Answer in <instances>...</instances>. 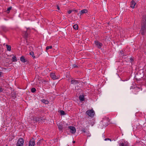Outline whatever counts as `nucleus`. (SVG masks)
Instances as JSON below:
<instances>
[{"mask_svg":"<svg viewBox=\"0 0 146 146\" xmlns=\"http://www.w3.org/2000/svg\"><path fill=\"white\" fill-rule=\"evenodd\" d=\"M143 22L141 25L140 32L142 35H144L146 32V15L143 16Z\"/></svg>","mask_w":146,"mask_h":146,"instance_id":"nucleus-1","label":"nucleus"},{"mask_svg":"<svg viewBox=\"0 0 146 146\" xmlns=\"http://www.w3.org/2000/svg\"><path fill=\"white\" fill-rule=\"evenodd\" d=\"M24 143V140L23 138H19L16 144L17 146H23Z\"/></svg>","mask_w":146,"mask_h":146,"instance_id":"nucleus-2","label":"nucleus"},{"mask_svg":"<svg viewBox=\"0 0 146 146\" xmlns=\"http://www.w3.org/2000/svg\"><path fill=\"white\" fill-rule=\"evenodd\" d=\"M86 113L89 116L91 117H93L95 114L94 111L93 110H88Z\"/></svg>","mask_w":146,"mask_h":146,"instance_id":"nucleus-3","label":"nucleus"},{"mask_svg":"<svg viewBox=\"0 0 146 146\" xmlns=\"http://www.w3.org/2000/svg\"><path fill=\"white\" fill-rule=\"evenodd\" d=\"M94 42L95 44L99 48H100L103 45L100 42L96 40Z\"/></svg>","mask_w":146,"mask_h":146,"instance_id":"nucleus-4","label":"nucleus"},{"mask_svg":"<svg viewBox=\"0 0 146 146\" xmlns=\"http://www.w3.org/2000/svg\"><path fill=\"white\" fill-rule=\"evenodd\" d=\"M50 76L53 80L58 79L59 78L58 76H56L55 73H51L50 74Z\"/></svg>","mask_w":146,"mask_h":146,"instance_id":"nucleus-5","label":"nucleus"},{"mask_svg":"<svg viewBox=\"0 0 146 146\" xmlns=\"http://www.w3.org/2000/svg\"><path fill=\"white\" fill-rule=\"evenodd\" d=\"M68 128L70 130V132L73 133H74L76 132V130L75 127L73 126H70L68 127Z\"/></svg>","mask_w":146,"mask_h":146,"instance_id":"nucleus-6","label":"nucleus"},{"mask_svg":"<svg viewBox=\"0 0 146 146\" xmlns=\"http://www.w3.org/2000/svg\"><path fill=\"white\" fill-rule=\"evenodd\" d=\"M35 143L34 139L33 138L29 141V146H34Z\"/></svg>","mask_w":146,"mask_h":146,"instance_id":"nucleus-7","label":"nucleus"},{"mask_svg":"<svg viewBox=\"0 0 146 146\" xmlns=\"http://www.w3.org/2000/svg\"><path fill=\"white\" fill-rule=\"evenodd\" d=\"M119 146H129V144L127 141H124L119 143Z\"/></svg>","mask_w":146,"mask_h":146,"instance_id":"nucleus-8","label":"nucleus"},{"mask_svg":"<svg viewBox=\"0 0 146 146\" xmlns=\"http://www.w3.org/2000/svg\"><path fill=\"white\" fill-rule=\"evenodd\" d=\"M88 12V10L86 9H84L78 13V15H81L84 13H87Z\"/></svg>","mask_w":146,"mask_h":146,"instance_id":"nucleus-9","label":"nucleus"},{"mask_svg":"<svg viewBox=\"0 0 146 146\" xmlns=\"http://www.w3.org/2000/svg\"><path fill=\"white\" fill-rule=\"evenodd\" d=\"M23 36L25 38L26 40H27V38L28 36V34L27 33V31H25L23 33Z\"/></svg>","mask_w":146,"mask_h":146,"instance_id":"nucleus-10","label":"nucleus"},{"mask_svg":"<svg viewBox=\"0 0 146 146\" xmlns=\"http://www.w3.org/2000/svg\"><path fill=\"white\" fill-rule=\"evenodd\" d=\"M71 84H77L79 83L78 80H72L71 81Z\"/></svg>","mask_w":146,"mask_h":146,"instance_id":"nucleus-11","label":"nucleus"},{"mask_svg":"<svg viewBox=\"0 0 146 146\" xmlns=\"http://www.w3.org/2000/svg\"><path fill=\"white\" fill-rule=\"evenodd\" d=\"M136 4V3L134 1H132L131 2V7L132 8H134Z\"/></svg>","mask_w":146,"mask_h":146,"instance_id":"nucleus-12","label":"nucleus"},{"mask_svg":"<svg viewBox=\"0 0 146 146\" xmlns=\"http://www.w3.org/2000/svg\"><path fill=\"white\" fill-rule=\"evenodd\" d=\"M20 60L23 62H26V59L25 58L24 56H22L20 57Z\"/></svg>","mask_w":146,"mask_h":146,"instance_id":"nucleus-13","label":"nucleus"},{"mask_svg":"<svg viewBox=\"0 0 146 146\" xmlns=\"http://www.w3.org/2000/svg\"><path fill=\"white\" fill-rule=\"evenodd\" d=\"M79 100L81 102H82L84 100V96L83 95H80L79 97Z\"/></svg>","mask_w":146,"mask_h":146,"instance_id":"nucleus-14","label":"nucleus"},{"mask_svg":"<svg viewBox=\"0 0 146 146\" xmlns=\"http://www.w3.org/2000/svg\"><path fill=\"white\" fill-rule=\"evenodd\" d=\"M34 120L35 121L37 122L38 121H40V117H36L34 119Z\"/></svg>","mask_w":146,"mask_h":146,"instance_id":"nucleus-15","label":"nucleus"},{"mask_svg":"<svg viewBox=\"0 0 146 146\" xmlns=\"http://www.w3.org/2000/svg\"><path fill=\"white\" fill-rule=\"evenodd\" d=\"M12 61L13 62H17V59L15 56H14V55H13L12 58Z\"/></svg>","mask_w":146,"mask_h":146,"instance_id":"nucleus-16","label":"nucleus"},{"mask_svg":"<svg viewBox=\"0 0 146 146\" xmlns=\"http://www.w3.org/2000/svg\"><path fill=\"white\" fill-rule=\"evenodd\" d=\"M42 102L43 103L45 104H48L49 102L48 100L45 99L42 100Z\"/></svg>","mask_w":146,"mask_h":146,"instance_id":"nucleus-17","label":"nucleus"},{"mask_svg":"<svg viewBox=\"0 0 146 146\" xmlns=\"http://www.w3.org/2000/svg\"><path fill=\"white\" fill-rule=\"evenodd\" d=\"M6 47L7 49V50L9 51H10L11 50V46L7 44Z\"/></svg>","mask_w":146,"mask_h":146,"instance_id":"nucleus-18","label":"nucleus"},{"mask_svg":"<svg viewBox=\"0 0 146 146\" xmlns=\"http://www.w3.org/2000/svg\"><path fill=\"white\" fill-rule=\"evenodd\" d=\"M29 54L30 55H31L33 58H35V57L34 56V54L33 52L31 51L30 52Z\"/></svg>","mask_w":146,"mask_h":146,"instance_id":"nucleus-19","label":"nucleus"},{"mask_svg":"<svg viewBox=\"0 0 146 146\" xmlns=\"http://www.w3.org/2000/svg\"><path fill=\"white\" fill-rule=\"evenodd\" d=\"M58 128L60 131H62V127L61 125H59L58 126Z\"/></svg>","mask_w":146,"mask_h":146,"instance_id":"nucleus-20","label":"nucleus"},{"mask_svg":"<svg viewBox=\"0 0 146 146\" xmlns=\"http://www.w3.org/2000/svg\"><path fill=\"white\" fill-rule=\"evenodd\" d=\"M12 7H9L7 8V13H9L10 11V10L11 9Z\"/></svg>","mask_w":146,"mask_h":146,"instance_id":"nucleus-21","label":"nucleus"},{"mask_svg":"<svg viewBox=\"0 0 146 146\" xmlns=\"http://www.w3.org/2000/svg\"><path fill=\"white\" fill-rule=\"evenodd\" d=\"M74 29L75 30H77L78 29V26L77 25H75L73 26Z\"/></svg>","mask_w":146,"mask_h":146,"instance_id":"nucleus-22","label":"nucleus"},{"mask_svg":"<svg viewBox=\"0 0 146 146\" xmlns=\"http://www.w3.org/2000/svg\"><path fill=\"white\" fill-rule=\"evenodd\" d=\"M60 113L61 115H64L65 114V112L63 110H60Z\"/></svg>","mask_w":146,"mask_h":146,"instance_id":"nucleus-23","label":"nucleus"},{"mask_svg":"<svg viewBox=\"0 0 146 146\" xmlns=\"http://www.w3.org/2000/svg\"><path fill=\"white\" fill-rule=\"evenodd\" d=\"M36 91V89L34 88H33L31 89V92L33 93L35 92Z\"/></svg>","mask_w":146,"mask_h":146,"instance_id":"nucleus-24","label":"nucleus"},{"mask_svg":"<svg viewBox=\"0 0 146 146\" xmlns=\"http://www.w3.org/2000/svg\"><path fill=\"white\" fill-rule=\"evenodd\" d=\"M52 48V46H47L46 48V50H48L49 49H51Z\"/></svg>","mask_w":146,"mask_h":146,"instance_id":"nucleus-25","label":"nucleus"},{"mask_svg":"<svg viewBox=\"0 0 146 146\" xmlns=\"http://www.w3.org/2000/svg\"><path fill=\"white\" fill-rule=\"evenodd\" d=\"M144 76V74L143 73L140 76H138V78H139V79H140L141 78H142Z\"/></svg>","mask_w":146,"mask_h":146,"instance_id":"nucleus-26","label":"nucleus"},{"mask_svg":"<svg viewBox=\"0 0 146 146\" xmlns=\"http://www.w3.org/2000/svg\"><path fill=\"white\" fill-rule=\"evenodd\" d=\"M41 140H39L37 143V145H39L40 144Z\"/></svg>","mask_w":146,"mask_h":146,"instance_id":"nucleus-27","label":"nucleus"},{"mask_svg":"<svg viewBox=\"0 0 146 146\" xmlns=\"http://www.w3.org/2000/svg\"><path fill=\"white\" fill-rule=\"evenodd\" d=\"M73 66L74 68H77L78 67V66L76 64H74Z\"/></svg>","mask_w":146,"mask_h":146,"instance_id":"nucleus-28","label":"nucleus"},{"mask_svg":"<svg viewBox=\"0 0 146 146\" xmlns=\"http://www.w3.org/2000/svg\"><path fill=\"white\" fill-rule=\"evenodd\" d=\"M73 11V10H69L68 11V14H70Z\"/></svg>","mask_w":146,"mask_h":146,"instance_id":"nucleus-29","label":"nucleus"},{"mask_svg":"<svg viewBox=\"0 0 146 146\" xmlns=\"http://www.w3.org/2000/svg\"><path fill=\"white\" fill-rule=\"evenodd\" d=\"M3 73L2 72H0V77L2 76Z\"/></svg>","mask_w":146,"mask_h":146,"instance_id":"nucleus-30","label":"nucleus"},{"mask_svg":"<svg viewBox=\"0 0 146 146\" xmlns=\"http://www.w3.org/2000/svg\"><path fill=\"white\" fill-rule=\"evenodd\" d=\"M40 121H44V120H45L42 117H40Z\"/></svg>","mask_w":146,"mask_h":146,"instance_id":"nucleus-31","label":"nucleus"},{"mask_svg":"<svg viewBox=\"0 0 146 146\" xmlns=\"http://www.w3.org/2000/svg\"><path fill=\"white\" fill-rule=\"evenodd\" d=\"M74 12V13H76L78 12V11L76 10H73V11Z\"/></svg>","mask_w":146,"mask_h":146,"instance_id":"nucleus-32","label":"nucleus"},{"mask_svg":"<svg viewBox=\"0 0 146 146\" xmlns=\"http://www.w3.org/2000/svg\"><path fill=\"white\" fill-rule=\"evenodd\" d=\"M3 91V89H2V88H1V87H0V92H1Z\"/></svg>","mask_w":146,"mask_h":146,"instance_id":"nucleus-33","label":"nucleus"},{"mask_svg":"<svg viewBox=\"0 0 146 146\" xmlns=\"http://www.w3.org/2000/svg\"><path fill=\"white\" fill-rule=\"evenodd\" d=\"M82 131L84 133H85L86 132L85 131V129H82Z\"/></svg>","mask_w":146,"mask_h":146,"instance_id":"nucleus-34","label":"nucleus"},{"mask_svg":"<svg viewBox=\"0 0 146 146\" xmlns=\"http://www.w3.org/2000/svg\"><path fill=\"white\" fill-rule=\"evenodd\" d=\"M105 140H110V141H111V140L109 139V138H106V139H105Z\"/></svg>","mask_w":146,"mask_h":146,"instance_id":"nucleus-35","label":"nucleus"},{"mask_svg":"<svg viewBox=\"0 0 146 146\" xmlns=\"http://www.w3.org/2000/svg\"><path fill=\"white\" fill-rule=\"evenodd\" d=\"M57 9H58V10H60V8L58 5H57Z\"/></svg>","mask_w":146,"mask_h":146,"instance_id":"nucleus-36","label":"nucleus"},{"mask_svg":"<svg viewBox=\"0 0 146 146\" xmlns=\"http://www.w3.org/2000/svg\"><path fill=\"white\" fill-rule=\"evenodd\" d=\"M130 60L132 62L133 60V59L131 58H130Z\"/></svg>","mask_w":146,"mask_h":146,"instance_id":"nucleus-37","label":"nucleus"},{"mask_svg":"<svg viewBox=\"0 0 146 146\" xmlns=\"http://www.w3.org/2000/svg\"><path fill=\"white\" fill-rule=\"evenodd\" d=\"M120 52L121 53V54H123V51H120Z\"/></svg>","mask_w":146,"mask_h":146,"instance_id":"nucleus-38","label":"nucleus"},{"mask_svg":"<svg viewBox=\"0 0 146 146\" xmlns=\"http://www.w3.org/2000/svg\"><path fill=\"white\" fill-rule=\"evenodd\" d=\"M73 143H75V141H73Z\"/></svg>","mask_w":146,"mask_h":146,"instance_id":"nucleus-39","label":"nucleus"},{"mask_svg":"<svg viewBox=\"0 0 146 146\" xmlns=\"http://www.w3.org/2000/svg\"><path fill=\"white\" fill-rule=\"evenodd\" d=\"M44 82H47V81H46V80H44Z\"/></svg>","mask_w":146,"mask_h":146,"instance_id":"nucleus-40","label":"nucleus"},{"mask_svg":"<svg viewBox=\"0 0 146 146\" xmlns=\"http://www.w3.org/2000/svg\"><path fill=\"white\" fill-rule=\"evenodd\" d=\"M139 73H138L137 74V76H139Z\"/></svg>","mask_w":146,"mask_h":146,"instance_id":"nucleus-41","label":"nucleus"}]
</instances>
